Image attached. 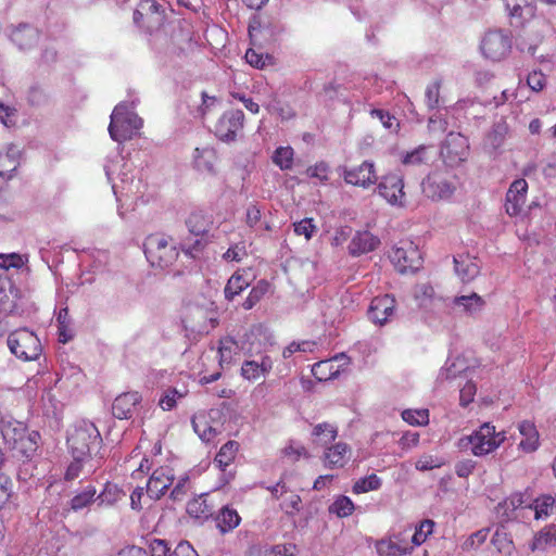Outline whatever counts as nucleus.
<instances>
[{
  "mask_svg": "<svg viewBox=\"0 0 556 556\" xmlns=\"http://www.w3.org/2000/svg\"><path fill=\"white\" fill-rule=\"evenodd\" d=\"M66 443L72 462L65 471V480H75L81 473H93L102 466V438L94 425L76 427L68 434Z\"/></svg>",
  "mask_w": 556,
  "mask_h": 556,
  "instance_id": "nucleus-1",
  "label": "nucleus"
},
{
  "mask_svg": "<svg viewBox=\"0 0 556 556\" xmlns=\"http://www.w3.org/2000/svg\"><path fill=\"white\" fill-rule=\"evenodd\" d=\"M421 189L431 201H447L457 190V178L447 170L435 169L424 178Z\"/></svg>",
  "mask_w": 556,
  "mask_h": 556,
  "instance_id": "nucleus-2",
  "label": "nucleus"
},
{
  "mask_svg": "<svg viewBox=\"0 0 556 556\" xmlns=\"http://www.w3.org/2000/svg\"><path fill=\"white\" fill-rule=\"evenodd\" d=\"M471 453L477 457L486 456L496 451L506 440L505 431L497 432L491 422L482 424L467 437Z\"/></svg>",
  "mask_w": 556,
  "mask_h": 556,
  "instance_id": "nucleus-3",
  "label": "nucleus"
},
{
  "mask_svg": "<svg viewBox=\"0 0 556 556\" xmlns=\"http://www.w3.org/2000/svg\"><path fill=\"white\" fill-rule=\"evenodd\" d=\"M8 345L10 351L24 362L37 359L42 352L38 337L26 328L11 332L8 338Z\"/></svg>",
  "mask_w": 556,
  "mask_h": 556,
  "instance_id": "nucleus-4",
  "label": "nucleus"
},
{
  "mask_svg": "<svg viewBox=\"0 0 556 556\" xmlns=\"http://www.w3.org/2000/svg\"><path fill=\"white\" fill-rule=\"evenodd\" d=\"M186 226L191 235L199 237L186 251L195 256V253L202 252L211 241L208 232L213 226V216L203 211L192 212L186 219Z\"/></svg>",
  "mask_w": 556,
  "mask_h": 556,
  "instance_id": "nucleus-5",
  "label": "nucleus"
},
{
  "mask_svg": "<svg viewBox=\"0 0 556 556\" xmlns=\"http://www.w3.org/2000/svg\"><path fill=\"white\" fill-rule=\"evenodd\" d=\"M390 261L395 269L401 274L414 273L421 265V254L416 245L410 241L401 242L389 253Z\"/></svg>",
  "mask_w": 556,
  "mask_h": 556,
  "instance_id": "nucleus-6",
  "label": "nucleus"
},
{
  "mask_svg": "<svg viewBox=\"0 0 556 556\" xmlns=\"http://www.w3.org/2000/svg\"><path fill=\"white\" fill-rule=\"evenodd\" d=\"M144 254L152 266L167 267L177 256L175 249L161 235H151L144 242Z\"/></svg>",
  "mask_w": 556,
  "mask_h": 556,
  "instance_id": "nucleus-7",
  "label": "nucleus"
},
{
  "mask_svg": "<svg viewBox=\"0 0 556 556\" xmlns=\"http://www.w3.org/2000/svg\"><path fill=\"white\" fill-rule=\"evenodd\" d=\"M440 153L446 165L454 167L462 164L469 155L468 138L460 132H448Z\"/></svg>",
  "mask_w": 556,
  "mask_h": 556,
  "instance_id": "nucleus-8",
  "label": "nucleus"
},
{
  "mask_svg": "<svg viewBox=\"0 0 556 556\" xmlns=\"http://www.w3.org/2000/svg\"><path fill=\"white\" fill-rule=\"evenodd\" d=\"M142 122L136 115L119 112L115 108L111 115L109 132L114 141L122 142L132 137L135 131L140 128Z\"/></svg>",
  "mask_w": 556,
  "mask_h": 556,
  "instance_id": "nucleus-9",
  "label": "nucleus"
},
{
  "mask_svg": "<svg viewBox=\"0 0 556 556\" xmlns=\"http://www.w3.org/2000/svg\"><path fill=\"white\" fill-rule=\"evenodd\" d=\"M480 49L482 54L492 61H501L511 50L510 37L502 30H490L482 38Z\"/></svg>",
  "mask_w": 556,
  "mask_h": 556,
  "instance_id": "nucleus-10",
  "label": "nucleus"
},
{
  "mask_svg": "<svg viewBox=\"0 0 556 556\" xmlns=\"http://www.w3.org/2000/svg\"><path fill=\"white\" fill-rule=\"evenodd\" d=\"M244 125V113L241 110H228L223 113L215 124V135L225 142L237 139Z\"/></svg>",
  "mask_w": 556,
  "mask_h": 556,
  "instance_id": "nucleus-11",
  "label": "nucleus"
},
{
  "mask_svg": "<svg viewBox=\"0 0 556 556\" xmlns=\"http://www.w3.org/2000/svg\"><path fill=\"white\" fill-rule=\"evenodd\" d=\"M378 193L389 204L404 206L405 192H404V178L397 173H388L383 175L378 184Z\"/></svg>",
  "mask_w": 556,
  "mask_h": 556,
  "instance_id": "nucleus-12",
  "label": "nucleus"
},
{
  "mask_svg": "<svg viewBox=\"0 0 556 556\" xmlns=\"http://www.w3.org/2000/svg\"><path fill=\"white\" fill-rule=\"evenodd\" d=\"M343 179L346 184L368 189L377 184L378 176L375 163L371 161H364L357 166L345 168L343 170Z\"/></svg>",
  "mask_w": 556,
  "mask_h": 556,
  "instance_id": "nucleus-13",
  "label": "nucleus"
},
{
  "mask_svg": "<svg viewBox=\"0 0 556 556\" xmlns=\"http://www.w3.org/2000/svg\"><path fill=\"white\" fill-rule=\"evenodd\" d=\"M116 491L117 490L115 485L106 483L104 490L96 497V486L89 484L71 500V508L75 511H78L89 506L94 501H99V504H102L104 502L112 504L116 501V498H110L109 496Z\"/></svg>",
  "mask_w": 556,
  "mask_h": 556,
  "instance_id": "nucleus-14",
  "label": "nucleus"
},
{
  "mask_svg": "<svg viewBox=\"0 0 556 556\" xmlns=\"http://www.w3.org/2000/svg\"><path fill=\"white\" fill-rule=\"evenodd\" d=\"M173 469L168 466L156 468L147 482V494L150 498L159 500L174 482Z\"/></svg>",
  "mask_w": 556,
  "mask_h": 556,
  "instance_id": "nucleus-15",
  "label": "nucleus"
},
{
  "mask_svg": "<svg viewBox=\"0 0 556 556\" xmlns=\"http://www.w3.org/2000/svg\"><path fill=\"white\" fill-rule=\"evenodd\" d=\"M375 547L380 556H403L413 551V545L405 533L381 539L376 542Z\"/></svg>",
  "mask_w": 556,
  "mask_h": 556,
  "instance_id": "nucleus-16",
  "label": "nucleus"
},
{
  "mask_svg": "<svg viewBox=\"0 0 556 556\" xmlns=\"http://www.w3.org/2000/svg\"><path fill=\"white\" fill-rule=\"evenodd\" d=\"M528 182L526 179H516L506 193V212L509 216H517L527 200Z\"/></svg>",
  "mask_w": 556,
  "mask_h": 556,
  "instance_id": "nucleus-17",
  "label": "nucleus"
},
{
  "mask_svg": "<svg viewBox=\"0 0 556 556\" xmlns=\"http://www.w3.org/2000/svg\"><path fill=\"white\" fill-rule=\"evenodd\" d=\"M395 311V299L390 294L376 296L371 300L368 316L369 318L379 325H383L393 316Z\"/></svg>",
  "mask_w": 556,
  "mask_h": 556,
  "instance_id": "nucleus-18",
  "label": "nucleus"
},
{
  "mask_svg": "<svg viewBox=\"0 0 556 556\" xmlns=\"http://www.w3.org/2000/svg\"><path fill=\"white\" fill-rule=\"evenodd\" d=\"M140 402L141 395L137 391L122 393L112 404V414L118 419H129Z\"/></svg>",
  "mask_w": 556,
  "mask_h": 556,
  "instance_id": "nucleus-19",
  "label": "nucleus"
},
{
  "mask_svg": "<svg viewBox=\"0 0 556 556\" xmlns=\"http://www.w3.org/2000/svg\"><path fill=\"white\" fill-rule=\"evenodd\" d=\"M274 366V362L270 356L264 355L260 362L256 361H244L241 365V376L243 379L255 382L261 378L268 375Z\"/></svg>",
  "mask_w": 556,
  "mask_h": 556,
  "instance_id": "nucleus-20",
  "label": "nucleus"
},
{
  "mask_svg": "<svg viewBox=\"0 0 556 556\" xmlns=\"http://www.w3.org/2000/svg\"><path fill=\"white\" fill-rule=\"evenodd\" d=\"M351 448L346 443L338 442L324 452V466L329 469L343 468L351 458Z\"/></svg>",
  "mask_w": 556,
  "mask_h": 556,
  "instance_id": "nucleus-21",
  "label": "nucleus"
},
{
  "mask_svg": "<svg viewBox=\"0 0 556 556\" xmlns=\"http://www.w3.org/2000/svg\"><path fill=\"white\" fill-rule=\"evenodd\" d=\"M454 270L463 283H469L480 274V266L469 254L454 256Z\"/></svg>",
  "mask_w": 556,
  "mask_h": 556,
  "instance_id": "nucleus-22",
  "label": "nucleus"
},
{
  "mask_svg": "<svg viewBox=\"0 0 556 556\" xmlns=\"http://www.w3.org/2000/svg\"><path fill=\"white\" fill-rule=\"evenodd\" d=\"M379 244V238L371 232L367 230L357 231L349 244V251L354 256L362 255L376 250Z\"/></svg>",
  "mask_w": 556,
  "mask_h": 556,
  "instance_id": "nucleus-23",
  "label": "nucleus"
},
{
  "mask_svg": "<svg viewBox=\"0 0 556 556\" xmlns=\"http://www.w3.org/2000/svg\"><path fill=\"white\" fill-rule=\"evenodd\" d=\"M11 40L20 49H28L36 45L39 38V31L37 28L28 24H20L14 27L11 31Z\"/></svg>",
  "mask_w": 556,
  "mask_h": 556,
  "instance_id": "nucleus-24",
  "label": "nucleus"
},
{
  "mask_svg": "<svg viewBox=\"0 0 556 556\" xmlns=\"http://www.w3.org/2000/svg\"><path fill=\"white\" fill-rule=\"evenodd\" d=\"M40 434L37 431L28 432L23 438L12 445L9 450L12 451L13 456L18 458H30L38 450V441Z\"/></svg>",
  "mask_w": 556,
  "mask_h": 556,
  "instance_id": "nucleus-25",
  "label": "nucleus"
},
{
  "mask_svg": "<svg viewBox=\"0 0 556 556\" xmlns=\"http://www.w3.org/2000/svg\"><path fill=\"white\" fill-rule=\"evenodd\" d=\"M556 547V525L551 523L542 528L538 531L531 543L529 544V548L531 552L536 551H547L548 548Z\"/></svg>",
  "mask_w": 556,
  "mask_h": 556,
  "instance_id": "nucleus-26",
  "label": "nucleus"
},
{
  "mask_svg": "<svg viewBox=\"0 0 556 556\" xmlns=\"http://www.w3.org/2000/svg\"><path fill=\"white\" fill-rule=\"evenodd\" d=\"M214 504L207 494H201L187 504V513L195 519L206 520L214 514Z\"/></svg>",
  "mask_w": 556,
  "mask_h": 556,
  "instance_id": "nucleus-27",
  "label": "nucleus"
},
{
  "mask_svg": "<svg viewBox=\"0 0 556 556\" xmlns=\"http://www.w3.org/2000/svg\"><path fill=\"white\" fill-rule=\"evenodd\" d=\"M518 430L525 439L519 443V447L526 453H532L540 445L539 432L532 421L523 420L518 425Z\"/></svg>",
  "mask_w": 556,
  "mask_h": 556,
  "instance_id": "nucleus-28",
  "label": "nucleus"
},
{
  "mask_svg": "<svg viewBox=\"0 0 556 556\" xmlns=\"http://www.w3.org/2000/svg\"><path fill=\"white\" fill-rule=\"evenodd\" d=\"M215 521L217 529L220 533L225 534L231 532L240 525L241 517L235 508L227 505L219 510Z\"/></svg>",
  "mask_w": 556,
  "mask_h": 556,
  "instance_id": "nucleus-29",
  "label": "nucleus"
},
{
  "mask_svg": "<svg viewBox=\"0 0 556 556\" xmlns=\"http://www.w3.org/2000/svg\"><path fill=\"white\" fill-rule=\"evenodd\" d=\"M239 451V443L237 441L230 440L226 442L218 451L214 458L215 465L223 471L230 466L236 459L237 453Z\"/></svg>",
  "mask_w": 556,
  "mask_h": 556,
  "instance_id": "nucleus-30",
  "label": "nucleus"
},
{
  "mask_svg": "<svg viewBox=\"0 0 556 556\" xmlns=\"http://www.w3.org/2000/svg\"><path fill=\"white\" fill-rule=\"evenodd\" d=\"M338 428L330 422H321L314 426L312 430V440L315 444L326 445L336 440Z\"/></svg>",
  "mask_w": 556,
  "mask_h": 556,
  "instance_id": "nucleus-31",
  "label": "nucleus"
},
{
  "mask_svg": "<svg viewBox=\"0 0 556 556\" xmlns=\"http://www.w3.org/2000/svg\"><path fill=\"white\" fill-rule=\"evenodd\" d=\"M454 305L462 306L463 311L468 314L479 312L485 305V301L477 293L469 295H459L453 300Z\"/></svg>",
  "mask_w": 556,
  "mask_h": 556,
  "instance_id": "nucleus-32",
  "label": "nucleus"
},
{
  "mask_svg": "<svg viewBox=\"0 0 556 556\" xmlns=\"http://www.w3.org/2000/svg\"><path fill=\"white\" fill-rule=\"evenodd\" d=\"M491 543L500 554L505 556L513 555L515 551L513 539L507 532H505L502 529H497L494 532L491 539Z\"/></svg>",
  "mask_w": 556,
  "mask_h": 556,
  "instance_id": "nucleus-33",
  "label": "nucleus"
},
{
  "mask_svg": "<svg viewBox=\"0 0 556 556\" xmlns=\"http://www.w3.org/2000/svg\"><path fill=\"white\" fill-rule=\"evenodd\" d=\"M238 343L231 337L222 338L218 346L219 365H229L238 354Z\"/></svg>",
  "mask_w": 556,
  "mask_h": 556,
  "instance_id": "nucleus-34",
  "label": "nucleus"
},
{
  "mask_svg": "<svg viewBox=\"0 0 556 556\" xmlns=\"http://www.w3.org/2000/svg\"><path fill=\"white\" fill-rule=\"evenodd\" d=\"M250 286V281L244 277L241 270H237L228 280L225 287V296L232 300Z\"/></svg>",
  "mask_w": 556,
  "mask_h": 556,
  "instance_id": "nucleus-35",
  "label": "nucleus"
},
{
  "mask_svg": "<svg viewBox=\"0 0 556 556\" xmlns=\"http://www.w3.org/2000/svg\"><path fill=\"white\" fill-rule=\"evenodd\" d=\"M192 426L195 433L203 442L211 443L216 439L218 434L217 429L213 428L203 416L193 417Z\"/></svg>",
  "mask_w": 556,
  "mask_h": 556,
  "instance_id": "nucleus-36",
  "label": "nucleus"
},
{
  "mask_svg": "<svg viewBox=\"0 0 556 556\" xmlns=\"http://www.w3.org/2000/svg\"><path fill=\"white\" fill-rule=\"evenodd\" d=\"M194 162L199 169L206 170L208 173L214 172V164L217 159L216 151L211 148L200 150L195 149Z\"/></svg>",
  "mask_w": 556,
  "mask_h": 556,
  "instance_id": "nucleus-37",
  "label": "nucleus"
},
{
  "mask_svg": "<svg viewBox=\"0 0 556 556\" xmlns=\"http://www.w3.org/2000/svg\"><path fill=\"white\" fill-rule=\"evenodd\" d=\"M522 504V496L520 494L511 495L505 498L496 506V513L502 517L503 521L510 520L515 510Z\"/></svg>",
  "mask_w": 556,
  "mask_h": 556,
  "instance_id": "nucleus-38",
  "label": "nucleus"
},
{
  "mask_svg": "<svg viewBox=\"0 0 556 556\" xmlns=\"http://www.w3.org/2000/svg\"><path fill=\"white\" fill-rule=\"evenodd\" d=\"M27 433V428L21 422L8 424L2 428V437L8 448L14 445L20 438H23Z\"/></svg>",
  "mask_w": 556,
  "mask_h": 556,
  "instance_id": "nucleus-39",
  "label": "nucleus"
},
{
  "mask_svg": "<svg viewBox=\"0 0 556 556\" xmlns=\"http://www.w3.org/2000/svg\"><path fill=\"white\" fill-rule=\"evenodd\" d=\"M435 522L431 519H424L415 527V532L410 539V544L419 546L424 544L427 539L432 534Z\"/></svg>",
  "mask_w": 556,
  "mask_h": 556,
  "instance_id": "nucleus-40",
  "label": "nucleus"
},
{
  "mask_svg": "<svg viewBox=\"0 0 556 556\" xmlns=\"http://www.w3.org/2000/svg\"><path fill=\"white\" fill-rule=\"evenodd\" d=\"M355 509L352 500L345 495L338 496L334 502L329 506V513L345 518L353 514Z\"/></svg>",
  "mask_w": 556,
  "mask_h": 556,
  "instance_id": "nucleus-41",
  "label": "nucleus"
},
{
  "mask_svg": "<svg viewBox=\"0 0 556 556\" xmlns=\"http://www.w3.org/2000/svg\"><path fill=\"white\" fill-rule=\"evenodd\" d=\"M313 376L319 381H327L334 378L339 370L334 369L332 359L316 363L312 368Z\"/></svg>",
  "mask_w": 556,
  "mask_h": 556,
  "instance_id": "nucleus-42",
  "label": "nucleus"
},
{
  "mask_svg": "<svg viewBox=\"0 0 556 556\" xmlns=\"http://www.w3.org/2000/svg\"><path fill=\"white\" fill-rule=\"evenodd\" d=\"M381 486V479L376 475L371 473L367 477L358 479L352 488L354 494H362L369 491H376Z\"/></svg>",
  "mask_w": 556,
  "mask_h": 556,
  "instance_id": "nucleus-43",
  "label": "nucleus"
},
{
  "mask_svg": "<svg viewBox=\"0 0 556 556\" xmlns=\"http://www.w3.org/2000/svg\"><path fill=\"white\" fill-rule=\"evenodd\" d=\"M555 498L551 495H542L534 500L531 507L534 509V518L543 519L551 515L554 507Z\"/></svg>",
  "mask_w": 556,
  "mask_h": 556,
  "instance_id": "nucleus-44",
  "label": "nucleus"
},
{
  "mask_svg": "<svg viewBox=\"0 0 556 556\" xmlns=\"http://www.w3.org/2000/svg\"><path fill=\"white\" fill-rule=\"evenodd\" d=\"M273 162L282 170L290 169L293 165V149L279 147L273 155Z\"/></svg>",
  "mask_w": 556,
  "mask_h": 556,
  "instance_id": "nucleus-45",
  "label": "nucleus"
},
{
  "mask_svg": "<svg viewBox=\"0 0 556 556\" xmlns=\"http://www.w3.org/2000/svg\"><path fill=\"white\" fill-rule=\"evenodd\" d=\"M428 148L426 146H419L415 150L407 152L403 159L402 163L404 165L418 166L421 164H426L428 162Z\"/></svg>",
  "mask_w": 556,
  "mask_h": 556,
  "instance_id": "nucleus-46",
  "label": "nucleus"
},
{
  "mask_svg": "<svg viewBox=\"0 0 556 556\" xmlns=\"http://www.w3.org/2000/svg\"><path fill=\"white\" fill-rule=\"evenodd\" d=\"M269 288L270 285L267 281H258L257 285L250 291L249 296L243 303V307L245 309L252 308L264 296V294L268 292Z\"/></svg>",
  "mask_w": 556,
  "mask_h": 556,
  "instance_id": "nucleus-47",
  "label": "nucleus"
},
{
  "mask_svg": "<svg viewBox=\"0 0 556 556\" xmlns=\"http://www.w3.org/2000/svg\"><path fill=\"white\" fill-rule=\"evenodd\" d=\"M402 418L412 426H425L429 422V412L428 409H405Z\"/></svg>",
  "mask_w": 556,
  "mask_h": 556,
  "instance_id": "nucleus-48",
  "label": "nucleus"
},
{
  "mask_svg": "<svg viewBox=\"0 0 556 556\" xmlns=\"http://www.w3.org/2000/svg\"><path fill=\"white\" fill-rule=\"evenodd\" d=\"M489 529H480L473 533H471L463 543L462 549L465 552L476 549L481 546L488 539Z\"/></svg>",
  "mask_w": 556,
  "mask_h": 556,
  "instance_id": "nucleus-49",
  "label": "nucleus"
},
{
  "mask_svg": "<svg viewBox=\"0 0 556 556\" xmlns=\"http://www.w3.org/2000/svg\"><path fill=\"white\" fill-rule=\"evenodd\" d=\"M18 161L16 157L10 154L9 151L0 152V176L10 177V174L16 170Z\"/></svg>",
  "mask_w": 556,
  "mask_h": 556,
  "instance_id": "nucleus-50",
  "label": "nucleus"
},
{
  "mask_svg": "<svg viewBox=\"0 0 556 556\" xmlns=\"http://www.w3.org/2000/svg\"><path fill=\"white\" fill-rule=\"evenodd\" d=\"M440 89H441V81L435 80L427 86L426 89V104L430 110L437 109L440 103Z\"/></svg>",
  "mask_w": 556,
  "mask_h": 556,
  "instance_id": "nucleus-51",
  "label": "nucleus"
},
{
  "mask_svg": "<svg viewBox=\"0 0 556 556\" xmlns=\"http://www.w3.org/2000/svg\"><path fill=\"white\" fill-rule=\"evenodd\" d=\"M370 115L372 118L379 119L387 129L396 130L400 126L397 119L388 111L374 109L370 111Z\"/></svg>",
  "mask_w": 556,
  "mask_h": 556,
  "instance_id": "nucleus-52",
  "label": "nucleus"
},
{
  "mask_svg": "<svg viewBox=\"0 0 556 556\" xmlns=\"http://www.w3.org/2000/svg\"><path fill=\"white\" fill-rule=\"evenodd\" d=\"M294 232L298 236H304L306 240H309L316 231V226L313 218L306 217L293 224Z\"/></svg>",
  "mask_w": 556,
  "mask_h": 556,
  "instance_id": "nucleus-53",
  "label": "nucleus"
},
{
  "mask_svg": "<svg viewBox=\"0 0 556 556\" xmlns=\"http://www.w3.org/2000/svg\"><path fill=\"white\" fill-rule=\"evenodd\" d=\"M68 308L64 307L59 312L58 315V329H59V341L62 343H66L72 339V336L67 333L68 325Z\"/></svg>",
  "mask_w": 556,
  "mask_h": 556,
  "instance_id": "nucleus-54",
  "label": "nucleus"
},
{
  "mask_svg": "<svg viewBox=\"0 0 556 556\" xmlns=\"http://www.w3.org/2000/svg\"><path fill=\"white\" fill-rule=\"evenodd\" d=\"M527 85L532 91L540 92L546 86V76L541 71H532L527 76Z\"/></svg>",
  "mask_w": 556,
  "mask_h": 556,
  "instance_id": "nucleus-55",
  "label": "nucleus"
},
{
  "mask_svg": "<svg viewBox=\"0 0 556 556\" xmlns=\"http://www.w3.org/2000/svg\"><path fill=\"white\" fill-rule=\"evenodd\" d=\"M247 255L245 245L243 243H236L223 254V258L227 262H241Z\"/></svg>",
  "mask_w": 556,
  "mask_h": 556,
  "instance_id": "nucleus-56",
  "label": "nucleus"
},
{
  "mask_svg": "<svg viewBox=\"0 0 556 556\" xmlns=\"http://www.w3.org/2000/svg\"><path fill=\"white\" fill-rule=\"evenodd\" d=\"M25 261L18 253L0 254V267L4 269L21 268Z\"/></svg>",
  "mask_w": 556,
  "mask_h": 556,
  "instance_id": "nucleus-57",
  "label": "nucleus"
},
{
  "mask_svg": "<svg viewBox=\"0 0 556 556\" xmlns=\"http://www.w3.org/2000/svg\"><path fill=\"white\" fill-rule=\"evenodd\" d=\"M444 465V462L432 455L421 456L415 464V468L419 471L431 470L440 468Z\"/></svg>",
  "mask_w": 556,
  "mask_h": 556,
  "instance_id": "nucleus-58",
  "label": "nucleus"
},
{
  "mask_svg": "<svg viewBox=\"0 0 556 556\" xmlns=\"http://www.w3.org/2000/svg\"><path fill=\"white\" fill-rule=\"evenodd\" d=\"M11 494H12L11 479L5 475L0 473V509L10 500Z\"/></svg>",
  "mask_w": 556,
  "mask_h": 556,
  "instance_id": "nucleus-59",
  "label": "nucleus"
},
{
  "mask_svg": "<svg viewBox=\"0 0 556 556\" xmlns=\"http://www.w3.org/2000/svg\"><path fill=\"white\" fill-rule=\"evenodd\" d=\"M262 219V211L258 205L250 204L245 212V224L250 228H255Z\"/></svg>",
  "mask_w": 556,
  "mask_h": 556,
  "instance_id": "nucleus-60",
  "label": "nucleus"
},
{
  "mask_svg": "<svg viewBox=\"0 0 556 556\" xmlns=\"http://www.w3.org/2000/svg\"><path fill=\"white\" fill-rule=\"evenodd\" d=\"M149 556H169L170 548L164 540L154 539L149 544Z\"/></svg>",
  "mask_w": 556,
  "mask_h": 556,
  "instance_id": "nucleus-61",
  "label": "nucleus"
},
{
  "mask_svg": "<svg viewBox=\"0 0 556 556\" xmlns=\"http://www.w3.org/2000/svg\"><path fill=\"white\" fill-rule=\"evenodd\" d=\"M505 134H506L505 126L497 125L496 127H494L488 135V140H489L490 144L494 149H497L498 147H501L504 142Z\"/></svg>",
  "mask_w": 556,
  "mask_h": 556,
  "instance_id": "nucleus-62",
  "label": "nucleus"
},
{
  "mask_svg": "<svg viewBox=\"0 0 556 556\" xmlns=\"http://www.w3.org/2000/svg\"><path fill=\"white\" fill-rule=\"evenodd\" d=\"M476 468V462L472 459H463L455 465V472L459 478L469 477Z\"/></svg>",
  "mask_w": 556,
  "mask_h": 556,
  "instance_id": "nucleus-63",
  "label": "nucleus"
},
{
  "mask_svg": "<svg viewBox=\"0 0 556 556\" xmlns=\"http://www.w3.org/2000/svg\"><path fill=\"white\" fill-rule=\"evenodd\" d=\"M169 556H199L193 546L187 542L182 541L177 544L173 552H170Z\"/></svg>",
  "mask_w": 556,
  "mask_h": 556,
  "instance_id": "nucleus-64",
  "label": "nucleus"
}]
</instances>
